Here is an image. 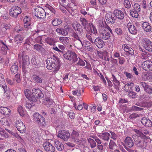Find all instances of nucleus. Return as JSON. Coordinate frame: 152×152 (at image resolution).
I'll list each match as a JSON object with an SVG mask.
<instances>
[{
	"mask_svg": "<svg viewBox=\"0 0 152 152\" xmlns=\"http://www.w3.org/2000/svg\"><path fill=\"white\" fill-rule=\"evenodd\" d=\"M47 64L46 67L48 69H54L53 72L56 73L59 69L60 63L58 58L56 56L48 58L46 61Z\"/></svg>",
	"mask_w": 152,
	"mask_h": 152,
	"instance_id": "f257e3e1",
	"label": "nucleus"
},
{
	"mask_svg": "<svg viewBox=\"0 0 152 152\" xmlns=\"http://www.w3.org/2000/svg\"><path fill=\"white\" fill-rule=\"evenodd\" d=\"M134 131L137 134L133 136V138L134 141L135 145L139 147L142 148H145L147 145V142L145 141L142 138L143 135L140 132V131L137 129H134Z\"/></svg>",
	"mask_w": 152,
	"mask_h": 152,
	"instance_id": "f03ea898",
	"label": "nucleus"
},
{
	"mask_svg": "<svg viewBox=\"0 0 152 152\" xmlns=\"http://www.w3.org/2000/svg\"><path fill=\"white\" fill-rule=\"evenodd\" d=\"M32 97L31 99V101L35 102L37 99H40L43 97L44 94L41 90L39 88H34L32 90Z\"/></svg>",
	"mask_w": 152,
	"mask_h": 152,
	"instance_id": "7ed1b4c3",
	"label": "nucleus"
},
{
	"mask_svg": "<svg viewBox=\"0 0 152 152\" xmlns=\"http://www.w3.org/2000/svg\"><path fill=\"white\" fill-rule=\"evenodd\" d=\"M80 21L83 26V28L90 34L91 35L93 33V31L90 23H88V21L84 18H80Z\"/></svg>",
	"mask_w": 152,
	"mask_h": 152,
	"instance_id": "20e7f679",
	"label": "nucleus"
},
{
	"mask_svg": "<svg viewBox=\"0 0 152 152\" xmlns=\"http://www.w3.org/2000/svg\"><path fill=\"white\" fill-rule=\"evenodd\" d=\"M33 120L40 126H44L45 124V119L39 113H34Z\"/></svg>",
	"mask_w": 152,
	"mask_h": 152,
	"instance_id": "39448f33",
	"label": "nucleus"
},
{
	"mask_svg": "<svg viewBox=\"0 0 152 152\" xmlns=\"http://www.w3.org/2000/svg\"><path fill=\"white\" fill-rule=\"evenodd\" d=\"M64 57L69 61H72L73 62L77 61V58L76 53L72 51H68L64 55Z\"/></svg>",
	"mask_w": 152,
	"mask_h": 152,
	"instance_id": "423d86ee",
	"label": "nucleus"
},
{
	"mask_svg": "<svg viewBox=\"0 0 152 152\" xmlns=\"http://www.w3.org/2000/svg\"><path fill=\"white\" fill-rule=\"evenodd\" d=\"M34 15L37 18H44L46 16L45 10L40 7H37L34 9Z\"/></svg>",
	"mask_w": 152,
	"mask_h": 152,
	"instance_id": "0eeeda50",
	"label": "nucleus"
},
{
	"mask_svg": "<svg viewBox=\"0 0 152 152\" xmlns=\"http://www.w3.org/2000/svg\"><path fill=\"white\" fill-rule=\"evenodd\" d=\"M21 12V10L19 7L14 6L10 10V15L12 17L16 18Z\"/></svg>",
	"mask_w": 152,
	"mask_h": 152,
	"instance_id": "6e6552de",
	"label": "nucleus"
},
{
	"mask_svg": "<svg viewBox=\"0 0 152 152\" xmlns=\"http://www.w3.org/2000/svg\"><path fill=\"white\" fill-rule=\"evenodd\" d=\"M72 37L75 39L78 40V41H75V44L76 47L77 48H81L83 46L82 40H83L84 36H78L77 33L75 32L73 33Z\"/></svg>",
	"mask_w": 152,
	"mask_h": 152,
	"instance_id": "1a4fd4ad",
	"label": "nucleus"
},
{
	"mask_svg": "<svg viewBox=\"0 0 152 152\" xmlns=\"http://www.w3.org/2000/svg\"><path fill=\"white\" fill-rule=\"evenodd\" d=\"M142 43L145 49L148 51L152 52V42L149 39L146 38H143Z\"/></svg>",
	"mask_w": 152,
	"mask_h": 152,
	"instance_id": "9d476101",
	"label": "nucleus"
},
{
	"mask_svg": "<svg viewBox=\"0 0 152 152\" xmlns=\"http://www.w3.org/2000/svg\"><path fill=\"white\" fill-rule=\"evenodd\" d=\"M70 134L68 131L62 130L58 132L57 137L65 141H67L69 139Z\"/></svg>",
	"mask_w": 152,
	"mask_h": 152,
	"instance_id": "9b49d317",
	"label": "nucleus"
},
{
	"mask_svg": "<svg viewBox=\"0 0 152 152\" xmlns=\"http://www.w3.org/2000/svg\"><path fill=\"white\" fill-rule=\"evenodd\" d=\"M71 28L68 26H65L63 28H58L56 29V31L59 34H60L63 36H66L68 34V31Z\"/></svg>",
	"mask_w": 152,
	"mask_h": 152,
	"instance_id": "f8f14e48",
	"label": "nucleus"
},
{
	"mask_svg": "<svg viewBox=\"0 0 152 152\" xmlns=\"http://www.w3.org/2000/svg\"><path fill=\"white\" fill-rule=\"evenodd\" d=\"M142 67L147 71L152 70V62L149 60L143 61L142 64Z\"/></svg>",
	"mask_w": 152,
	"mask_h": 152,
	"instance_id": "ddd939ff",
	"label": "nucleus"
},
{
	"mask_svg": "<svg viewBox=\"0 0 152 152\" xmlns=\"http://www.w3.org/2000/svg\"><path fill=\"white\" fill-rule=\"evenodd\" d=\"M43 147L47 152H54L55 148L50 142L46 141L43 144Z\"/></svg>",
	"mask_w": 152,
	"mask_h": 152,
	"instance_id": "4468645a",
	"label": "nucleus"
},
{
	"mask_svg": "<svg viewBox=\"0 0 152 152\" xmlns=\"http://www.w3.org/2000/svg\"><path fill=\"white\" fill-rule=\"evenodd\" d=\"M16 127L20 133H23L25 131V126L22 121L19 120L16 122Z\"/></svg>",
	"mask_w": 152,
	"mask_h": 152,
	"instance_id": "2eb2a0df",
	"label": "nucleus"
},
{
	"mask_svg": "<svg viewBox=\"0 0 152 152\" xmlns=\"http://www.w3.org/2000/svg\"><path fill=\"white\" fill-rule=\"evenodd\" d=\"M105 19L108 24L113 23L116 20V17L113 13L112 14L111 13H109L106 15Z\"/></svg>",
	"mask_w": 152,
	"mask_h": 152,
	"instance_id": "dca6fc26",
	"label": "nucleus"
},
{
	"mask_svg": "<svg viewBox=\"0 0 152 152\" xmlns=\"http://www.w3.org/2000/svg\"><path fill=\"white\" fill-rule=\"evenodd\" d=\"M124 142L122 145L124 147L126 146L129 148H132L134 146L133 141L130 137H127L124 140Z\"/></svg>",
	"mask_w": 152,
	"mask_h": 152,
	"instance_id": "f3484780",
	"label": "nucleus"
},
{
	"mask_svg": "<svg viewBox=\"0 0 152 152\" xmlns=\"http://www.w3.org/2000/svg\"><path fill=\"white\" fill-rule=\"evenodd\" d=\"M99 35L100 38L105 40L109 39L110 37V33L104 29H102L100 31Z\"/></svg>",
	"mask_w": 152,
	"mask_h": 152,
	"instance_id": "a211bd4d",
	"label": "nucleus"
},
{
	"mask_svg": "<svg viewBox=\"0 0 152 152\" xmlns=\"http://www.w3.org/2000/svg\"><path fill=\"white\" fill-rule=\"evenodd\" d=\"M22 69L23 70L26 67V65L28 64L29 63V57L28 56L25 54V53L23 52L22 53Z\"/></svg>",
	"mask_w": 152,
	"mask_h": 152,
	"instance_id": "6ab92c4d",
	"label": "nucleus"
},
{
	"mask_svg": "<svg viewBox=\"0 0 152 152\" xmlns=\"http://www.w3.org/2000/svg\"><path fill=\"white\" fill-rule=\"evenodd\" d=\"M127 27L129 32L132 34H135L137 33V29L133 25L132 22H129L127 24Z\"/></svg>",
	"mask_w": 152,
	"mask_h": 152,
	"instance_id": "aec40b11",
	"label": "nucleus"
},
{
	"mask_svg": "<svg viewBox=\"0 0 152 152\" xmlns=\"http://www.w3.org/2000/svg\"><path fill=\"white\" fill-rule=\"evenodd\" d=\"M94 43L99 48H102L105 45L104 41L100 37H97L94 40Z\"/></svg>",
	"mask_w": 152,
	"mask_h": 152,
	"instance_id": "412c9836",
	"label": "nucleus"
},
{
	"mask_svg": "<svg viewBox=\"0 0 152 152\" xmlns=\"http://www.w3.org/2000/svg\"><path fill=\"white\" fill-rule=\"evenodd\" d=\"M113 13L116 17V19L117 18L119 20H122L124 17V15L123 12L121 10H114Z\"/></svg>",
	"mask_w": 152,
	"mask_h": 152,
	"instance_id": "4be33fe9",
	"label": "nucleus"
},
{
	"mask_svg": "<svg viewBox=\"0 0 152 152\" xmlns=\"http://www.w3.org/2000/svg\"><path fill=\"white\" fill-rule=\"evenodd\" d=\"M73 28L75 31H78L79 34L78 36H84V34L83 32V29L82 26L80 24L78 23L76 24V27H73Z\"/></svg>",
	"mask_w": 152,
	"mask_h": 152,
	"instance_id": "5701e85b",
	"label": "nucleus"
},
{
	"mask_svg": "<svg viewBox=\"0 0 152 152\" xmlns=\"http://www.w3.org/2000/svg\"><path fill=\"white\" fill-rule=\"evenodd\" d=\"M141 122L144 126L149 127L152 126V123L151 120L146 118L143 117L141 120Z\"/></svg>",
	"mask_w": 152,
	"mask_h": 152,
	"instance_id": "b1692460",
	"label": "nucleus"
},
{
	"mask_svg": "<svg viewBox=\"0 0 152 152\" xmlns=\"http://www.w3.org/2000/svg\"><path fill=\"white\" fill-rule=\"evenodd\" d=\"M142 77L143 80H149V82H152V72L148 74L143 73Z\"/></svg>",
	"mask_w": 152,
	"mask_h": 152,
	"instance_id": "393cba45",
	"label": "nucleus"
},
{
	"mask_svg": "<svg viewBox=\"0 0 152 152\" xmlns=\"http://www.w3.org/2000/svg\"><path fill=\"white\" fill-rule=\"evenodd\" d=\"M54 143L55 147L58 151H61L64 149V146L61 142L57 140L55 141Z\"/></svg>",
	"mask_w": 152,
	"mask_h": 152,
	"instance_id": "a878e982",
	"label": "nucleus"
},
{
	"mask_svg": "<svg viewBox=\"0 0 152 152\" xmlns=\"http://www.w3.org/2000/svg\"><path fill=\"white\" fill-rule=\"evenodd\" d=\"M99 137L104 141H108L109 140L110 134L108 132L102 133V134L99 135Z\"/></svg>",
	"mask_w": 152,
	"mask_h": 152,
	"instance_id": "bb28decb",
	"label": "nucleus"
},
{
	"mask_svg": "<svg viewBox=\"0 0 152 152\" xmlns=\"http://www.w3.org/2000/svg\"><path fill=\"white\" fill-rule=\"evenodd\" d=\"M142 28L144 31L147 32H149L151 30V26L149 23L147 22H144L142 23Z\"/></svg>",
	"mask_w": 152,
	"mask_h": 152,
	"instance_id": "cd10ccee",
	"label": "nucleus"
},
{
	"mask_svg": "<svg viewBox=\"0 0 152 152\" xmlns=\"http://www.w3.org/2000/svg\"><path fill=\"white\" fill-rule=\"evenodd\" d=\"M18 63H15L13 65H12L10 68V70L11 73L15 74L18 71Z\"/></svg>",
	"mask_w": 152,
	"mask_h": 152,
	"instance_id": "c85d7f7f",
	"label": "nucleus"
},
{
	"mask_svg": "<svg viewBox=\"0 0 152 152\" xmlns=\"http://www.w3.org/2000/svg\"><path fill=\"white\" fill-rule=\"evenodd\" d=\"M45 41L46 43L50 45H54L55 44V40L53 38L51 37H48L46 38Z\"/></svg>",
	"mask_w": 152,
	"mask_h": 152,
	"instance_id": "c756f323",
	"label": "nucleus"
},
{
	"mask_svg": "<svg viewBox=\"0 0 152 152\" xmlns=\"http://www.w3.org/2000/svg\"><path fill=\"white\" fill-rule=\"evenodd\" d=\"M31 63L32 64L35 65V67L36 68H38L39 67L40 64L39 62L37 60V59L35 57L31 59Z\"/></svg>",
	"mask_w": 152,
	"mask_h": 152,
	"instance_id": "7c9ffc66",
	"label": "nucleus"
},
{
	"mask_svg": "<svg viewBox=\"0 0 152 152\" xmlns=\"http://www.w3.org/2000/svg\"><path fill=\"white\" fill-rule=\"evenodd\" d=\"M62 21L61 19L56 18L52 21V23L54 26H58L60 25L62 23Z\"/></svg>",
	"mask_w": 152,
	"mask_h": 152,
	"instance_id": "2f4dec72",
	"label": "nucleus"
},
{
	"mask_svg": "<svg viewBox=\"0 0 152 152\" xmlns=\"http://www.w3.org/2000/svg\"><path fill=\"white\" fill-rule=\"evenodd\" d=\"M33 78L34 80L37 83H41L42 82V79L39 76H37L36 75H33Z\"/></svg>",
	"mask_w": 152,
	"mask_h": 152,
	"instance_id": "473e14b6",
	"label": "nucleus"
},
{
	"mask_svg": "<svg viewBox=\"0 0 152 152\" xmlns=\"http://www.w3.org/2000/svg\"><path fill=\"white\" fill-rule=\"evenodd\" d=\"M88 142L90 145V147L91 148H95L96 146V143L95 140L93 139L89 138L87 139Z\"/></svg>",
	"mask_w": 152,
	"mask_h": 152,
	"instance_id": "72a5a7b5",
	"label": "nucleus"
},
{
	"mask_svg": "<svg viewBox=\"0 0 152 152\" xmlns=\"http://www.w3.org/2000/svg\"><path fill=\"white\" fill-rule=\"evenodd\" d=\"M59 40L60 42L63 44H67L69 42V39L68 37H59Z\"/></svg>",
	"mask_w": 152,
	"mask_h": 152,
	"instance_id": "f704fd0d",
	"label": "nucleus"
},
{
	"mask_svg": "<svg viewBox=\"0 0 152 152\" xmlns=\"http://www.w3.org/2000/svg\"><path fill=\"white\" fill-rule=\"evenodd\" d=\"M24 93L26 97L31 101V99L32 97V94H31V91L28 89H26L25 90Z\"/></svg>",
	"mask_w": 152,
	"mask_h": 152,
	"instance_id": "c9c22d12",
	"label": "nucleus"
},
{
	"mask_svg": "<svg viewBox=\"0 0 152 152\" xmlns=\"http://www.w3.org/2000/svg\"><path fill=\"white\" fill-rule=\"evenodd\" d=\"M10 47V45H7L1 46V51L3 53V54H6L7 51L10 50V49L9 47Z\"/></svg>",
	"mask_w": 152,
	"mask_h": 152,
	"instance_id": "e433bc0d",
	"label": "nucleus"
},
{
	"mask_svg": "<svg viewBox=\"0 0 152 152\" xmlns=\"http://www.w3.org/2000/svg\"><path fill=\"white\" fill-rule=\"evenodd\" d=\"M24 26L25 28H27V30L31 29V31H33L32 29L33 26L31 22L24 23Z\"/></svg>",
	"mask_w": 152,
	"mask_h": 152,
	"instance_id": "4c0bfd02",
	"label": "nucleus"
},
{
	"mask_svg": "<svg viewBox=\"0 0 152 152\" xmlns=\"http://www.w3.org/2000/svg\"><path fill=\"white\" fill-rule=\"evenodd\" d=\"M133 84V83H129L125 84L124 87V90L126 92H128L130 90L131 91L132 90L131 89L132 88V87L131 86V84Z\"/></svg>",
	"mask_w": 152,
	"mask_h": 152,
	"instance_id": "58836bf2",
	"label": "nucleus"
},
{
	"mask_svg": "<svg viewBox=\"0 0 152 152\" xmlns=\"http://www.w3.org/2000/svg\"><path fill=\"white\" fill-rule=\"evenodd\" d=\"M116 146V144L113 140H110L108 146L109 149L113 150Z\"/></svg>",
	"mask_w": 152,
	"mask_h": 152,
	"instance_id": "ea45409f",
	"label": "nucleus"
},
{
	"mask_svg": "<svg viewBox=\"0 0 152 152\" xmlns=\"http://www.w3.org/2000/svg\"><path fill=\"white\" fill-rule=\"evenodd\" d=\"M1 122L2 124L5 126H9L10 124L9 123L7 120L5 118H2L1 119Z\"/></svg>",
	"mask_w": 152,
	"mask_h": 152,
	"instance_id": "a19ab883",
	"label": "nucleus"
},
{
	"mask_svg": "<svg viewBox=\"0 0 152 152\" xmlns=\"http://www.w3.org/2000/svg\"><path fill=\"white\" fill-rule=\"evenodd\" d=\"M34 47L35 50L39 52L42 51L44 49V48L42 47V46L39 44L34 45Z\"/></svg>",
	"mask_w": 152,
	"mask_h": 152,
	"instance_id": "79ce46f5",
	"label": "nucleus"
},
{
	"mask_svg": "<svg viewBox=\"0 0 152 152\" xmlns=\"http://www.w3.org/2000/svg\"><path fill=\"white\" fill-rule=\"evenodd\" d=\"M138 12V11L135 10L134 11L130 10V15L133 17L137 18L139 16Z\"/></svg>",
	"mask_w": 152,
	"mask_h": 152,
	"instance_id": "37998d69",
	"label": "nucleus"
},
{
	"mask_svg": "<svg viewBox=\"0 0 152 152\" xmlns=\"http://www.w3.org/2000/svg\"><path fill=\"white\" fill-rule=\"evenodd\" d=\"M142 107H150L151 106V103L150 102H142Z\"/></svg>",
	"mask_w": 152,
	"mask_h": 152,
	"instance_id": "c03bdc74",
	"label": "nucleus"
},
{
	"mask_svg": "<svg viewBox=\"0 0 152 152\" xmlns=\"http://www.w3.org/2000/svg\"><path fill=\"white\" fill-rule=\"evenodd\" d=\"M18 111L20 115L21 116H23L25 114L23 107L21 106L18 107Z\"/></svg>",
	"mask_w": 152,
	"mask_h": 152,
	"instance_id": "a18cd8bd",
	"label": "nucleus"
},
{
	"mask_svg": "<svg viewBox=\"0 0 152 152\" xmlns=\"http://www.w3.org/2000/svg\"><path fill=\"white\" fill-rule=\"evenodd\" d=\"M128 95L129 97L134 99L136 98L137 96L136 93L131 90L129 92Z\"/></svg>",
	"mask_w": 152,
	"mask_h": 152,
	"instance_id": "49530a36",
	"label": "nucleus"
},
{
	"mask_svg": "<svg viewBox=\"0 0 152 152\" xmlns=\"http://www.w3.org/2000/svg\"><path fill=\"white\" fill-rule=\"evenodd\" d=\"M72 92L74 95H76L78 96H80L81 95L80 90V88H78L76 90L72 91Z\"/></svg>",
	"mask_w": 152,
	"mask_h": 152,
	"instance_id": "de8ad7c7",
	"label": "nucleus"
},
{
	"mask_svg": "<svg viewBox=\"0 0 152 152\" xmlns=\"http://www.w3.org/2000/svg\"><path fill=\"white\" fill-rule=\"evenodd\" d=\"M124 4L125 7L127 8H129L131 7V4L129 0H125Z\"/></svg>",
	"mask_w": 152,
	"mask_h": 152,
	"instance_id": "09e8293b",
	"label": "nucleus"
},
{
	"mask_svg": "<svg viewBox=\"0 0 152 152\" xmlns=\"http://www.w3.org/2000/svg\"><path fill=\"white\" fill-rule=\"evenodd\" d=\"M5 83V79L3 74L0 73V86Z\"/></svg>",
	"mask_w": 152,
	"mask_h": 152,
	"instance_id": "8fccbe9b",
	"label": "nucleus"
},
{
	"mask_svg": "<svg viewBox=\"0 0 152 152\" xmlns=\"http://www.w3.org/2000/svg\"><path fill=\"white\" fill-rule=\"evenodd\" d=\"M23 37L20 35L18 34L15 38V39L16 41H19L21 42L23 40Z\"/></svg>",
	"mask_w": 152,
	"mask_h": 152,
	"instance_id": "3c124183",
	"label": "nucleus"
},
{
	"mask_svg": "<svg viewBox=\"0 0 152 152\" xmlns=\"http://www.w3.org/2000/svg\"><path fill=\"white\" fill-rule=\"evenodd\" d=\"M31 103L26 102V106L27 108H30L31 107L35 105L34 102L33 101H30Z\"/></svg>",
	"mask_w": 152,
	"mask_h": 152,
	"instance_id": "603ef678",
	"label": "nucleus"
},
{
	"mask_svg": "<svg viewBox=\"0 0 152 152\" xmlns=\"http://www.w3.org/2000/svg\"><path fill=\"white\" fill-rule=\"evenodd\" d=\"M132 109L134 111H141L143 109V108H140L134 105L132 106Z\"/></svg>",
	"mask_w": 152,
	"mask_h": 152,
	"instance_id": "864d4df0",
	"label": "nucleus"
},
{
	"mask_svg": "<svg viewBox=\"0 0 152 152\" xmlns=\"http://www.w3.org/2000/svg\"><path fill=\"white\" fill-rule=\"evenodd\" d=\"M145 92L148 94L152 93V88L148 85L144 90Z\"/></svg>",
	"mask_w": 152,
	"mask_h": 152,
	"instance_id": "5fc2aeb1",
	"label": "nucleus"
},
{
	"mask_svg": "<svg viewBox=\"0 0 152 152\" xmlns=\"http://www.w3.org/2000/svg\"><path fill=\"white\" fill-rule=\"evenodd\" d=\"M124 73L128 79H131L133 77V76L132 73L127 72H124Z\"/></svg>",
	"mask_w": 152,
	"mask_h": 152,
	"instance_id": "6e6d98bb",
	"label": "nucleus"
},
{
	"mask_svg": "<svg viewBox=\"0 0 152 152\" xmlns=\"http://www.w3.org/2000/svg\"><path fill=\"white\" fill-rule=\"evenodd\" d=\"M15 79L18 83H20L21 80L19 74L17 73L15 75Z\"/></svg>",
	"mask_w": 152,
	"mask_h": 152,
	"instance_id": "4d7b16f0",
	"label": "nucleus"
},
{
	"mask_svg": "<svg viewBox=\"0 0 152 152\" xmlns=\"http://www.w3.org/2000/svg\"><path fill=\"white\" fill-rule=\"evenodd\" d=\"M134 7L135 10L140 12V6L137 3L135 4L134 5Z\"/></svg>",
	"mask_w": 152,
	"mask_h": 152,
	"instance_id": "13d9d810",
	"label": "nucleus"
},
{
	"mask_svg": "<svg viewBox=\"0 0 152 152\" xmlns=\"http://www.w3.org/2000/svg\"><path fill=\"white\" fill-rule=\"evenodd\" d=\"M110 132L111 134V138L114 140H116V139L117 138L118 135L114 132L111 131H110Z\"/></svg>",
	"mask_w": 152,
	"mask_h": 152,
	"instance_id": "bf43d9fd",
	"label": "nucleus"
},
{
	"mask_svg": "<svg viewBox=\"0 0 152 152\" xmlns=\"http://www.w3.org/2000/svg\"><path fill=\"white\" fill-rule=\"evenodd\" d=\"M46 7L50 11L52 12L55 14V11L54 9V8L52 7L51 6L49 5L48 4H47L46 5Z\"/></svg>",
	"mask_w": 152,
	"mask_h": 152,
	"instance_id": "052dcab7",
	"label": "nucleus"
},
{
	"mask_svg": "<svg viewBox=\"0 0 152 152\" xmlns=\"http://www.w3.org/2000/svg\"><path fill=\"white\" fill-rule=\"evenodd\" d=\"M42 37L41 36H38L35 39V41L37 43H40V44H42V43L41 42Z\"/></svg>",
	"mask_w": 152,
	"mask_h": 152,
	"instance_id": "680f3d73",
	"label": "nucleus"
},
{
	"mask_svg": "<svg viewBox=\"0 0 152 152\" xmlns=\"http://www.w3.org/2000/svg\"><path fill=\"white\" fill-rule=\"evenodd\" d=\"M126 54H129L131 55H133L134 54V51L132 48H129L128 50L126 51Z\"/></svg>",
	"mask_w": 152,
	"mask_h": 152,
	"instance_id": "e2e57ef3",
	"label": "nucleus"
},
{
	"mask_svg": "<svg viewBox=\"0 0 152 152\" xmlns=\"http://www.w3.org/2000/svg\"><path fill=\"white\" fill-rule=\"evenodd\" d=\"M6 133V131L0 126V134L2 136H4Z\"/></svg>",
	"mask_w": 152,
	"mask_h": 152,
	"instance_id": "0e129e2a",
	"label": "nucleus"
},
{
	"mask_svg": "<svg viewBox=\"0 0 152 152\" xmlns=\"http://www.w3.org/2000/svg\"><path fill=\"white\" fill-rule=\"evenodd\" d=\"M139 115L138 114L136 113H133L131 114L129 116V118L130 119H133L135 118H137V117H139Z\"/></svg>",
	"mask_w": 152,
	"mask_h": 152,
	"instance_id": "69168bd1",
	"label": "nucleus"
},
{
	"mask_svg": "<svg viewBox=\"0 0 152 152\" xmlns=\"http://www.w3.org/2000/svg\"><path fill=\"white\" fill-rule=\"evenodd\" d=\"M115 32L118 35H120L122 33V31L121 29L120 28H117L115 29Z\"/></svg>",
	"mask_w": 152,
	"mask_h": 152,
	"instance_id": "338daca9",
	"label": "nucleus"
},
{
	"mask_svg": "<svg viewBox=\"0 0 152 152\" xmlns=\"http://www.w3.org/2000/svg\"><path fill=\"white\" fill-rule=\"evenodd\" d=\"M139 69L137 68L135 66H134L133 69V72L137 76L138 75L139 73L138 70Z\"/></svg>",
	"mask_w": 152,
	"mask_h": 152,
	"instance_id": "774afa93",
	"label": "nucleus"
}]
</instances>
